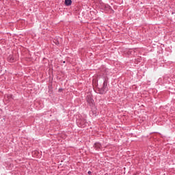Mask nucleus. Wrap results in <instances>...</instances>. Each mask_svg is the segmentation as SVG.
<instances>
[{"instance_id":"7ed1b4c3","label":"nucleus","mask_w":175,"mask_h":175,"mask_svg":"<svg viewBox=\"0 0 175 175\" xmlns=\"http://www.w3.org/2000/svg\"><path fill=\"white\" fill-rule=\"evenodd\" d=\"M65 5L66 6H70L72 5V0H65Z\"/></svg>"},{"instance_id":"39448f33","label":"nucleus","mask_w":175,"mask_h":175,"mask_svg":"<svg viewBox=\"0 0 175 175\" xmlns=\"http://www.w3.org/2000/svg\"><path fill=\"white\" fill-rule=\"evenodd\" d=\"M10 62H13V59L10 58Z\"/></svg>"},{"instance_id":"f03ea898","label":"nucleus","mask_w":175,"mask_h":175,"mask_svg":"<svg viewBox=\"0 0 175 175\" xmlns=\"http://www.w3.org/2000/svg\"><path fill=\"white\" fill-rule=\"evenodd\" d=\"M86 100L89 105H94V99L91 97V96H89L87 97Z\"/></svg>"},{"instance_id":"20e7f679","label":"nucleus","mask_w":175,"mask_h":175,"mask_svg":"<svg viewBox=\"0 0 175 175\" xmlns=\"http://www.w3.org/2000/svg\"><path fill=\"white\" fill-rule=\"evenodd\" d=\"M94 147H95L96 148H100V147H102V145H100L99 143H96V144H94Z\"/></svg>"},{"instance_id":"423d86ee","label":"nucleus","mask_w":175,"mask_h":175,"mask_svg":"<svg viewBox=\"0 0 175 175\" xmlns=\"http://www.w3.org/2000/svg\"><path fill=\"white\" fill-rule=\"evenodd\" d=\"M88 173V174H91V171H89Z\"/></svg>"},{"instance_id":"f257e3e1","label":"nucleus","mask_w":175,"mask_h":175,"mask_svg":"<svg viewBox=\"0 0 175 175\" xmlns=\"http://www.w3.org/2000/svg\"><path fill=\"white\" fill-rule=\"evenodd\" d=\"M107 82L104 81L103 87L100 89V94H106V92L107 91Z\"/></svg>"},{"instance_id":"0eeeda50","label":"nucleus","mask_w":175,"mask_h":175,"mask_svg":"<svg viewBox=\"0 0 175 175\" xmlns=\"http://www.w3.org/2000/svg\"><path fill=\"white\" fill-rule=\"evenodd\" d=\"M81 126H82L83 128H84V125H81Z\"/></svg>"}]
</instances>
